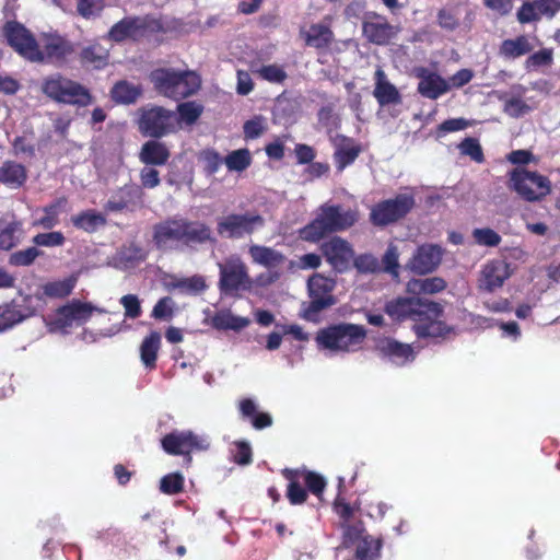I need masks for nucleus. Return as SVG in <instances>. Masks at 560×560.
Returning <instances> with one entry per match:
<instances>
[{
  "label": "nucleus",
  "mask_w": 560,
  "mask_h": 560,
  "mask_svg": "<svg viewBox=\"0 0 560 560\" xmlns=\"http://www.w3.org/2000/svg\"><path fill=\"white\" fill-rule=\"evenodd\" d=\"M153 240L160 249H182L214 243L211 229L203 222L184 218L166 220L154 228Z\"/></svg>",
  "instance_id": "f257e3e1"
},
{
  "label": "nucleus",
  "mask_w": 560,
  "mask_h": 560,
  "mask_svg": "<svg viewBox=\"0 0 560 560\" xmlns=\"http://www.w3.org/2000/svg\"><path fill=\"white\" fill-rule=\"evenodd\" d=\"M365 337L366 331L363 326L338 324L320 329L316 335V342L319 349L338 354L358 351Z\"/></svg>",
  "instance_id": "f03ea898"
},
{
  "label": "nucleus",
  "mask_w": 560,
  "mask_h": 560,
  "mask_svg": "<svg viewBox=\"0 0 560 560\" xmlns=\"http://www.w3.org/2000/svg\"><path fill=\"white\" fill-rule=\"evenodd\" d=\"M357 221V212L345 210L340 206L324 205L317 217L301 230V237L305 241L317 242L327 233L346 230Z\"/></svg>",
  "instance_id": "7ed1b4c3"
},
{
  "label": "nucleus",
  "mask_w": 560,
  "mask_h": 560,
  "mask_svg": "<svg viewBox=\"0 0 560 560\" xmlns=\"http://www.w3.org/2000/svg\"><path fill=\"white\" fill-rule=\"evenodd\" d=\"M151 81L163 95L182 100L195 94L200 85V77L195 71L158 69L151 73Z\"/></svg>",
  "instance_id": "20e7f679"
},
{
  "label": "nucleus",
  "mask_w": 560,
  "mask_h": 560,
  "mask_svg": "<svg viewBox=\"0 0 560 560\" xmlns=\"http://www.w3.org/2000/svg\"><path fill=\"white\" fill-rule=\"evenodd\" d=\"M42 91L47 97L59 103L85 106L91 102L90 93L85 88L60 74L45 78Z\"/></svg>",
  "instance_id": "39448f33"
},
{
  "label": "nucleus",
  "mask_w": 560,
  "mask_h": 560,
  "mask_svg": "<svg viewBox=\"0 0 560 560\" xmlns=\"http://www.w3.org/2000/svg\"><path fill=\"white\" fill-rule=\"evenodd\" d=\"M160 20L152 15L128 16L115 23L107 33L109 40L120 43L127 39L138 40L161 32Z\"/></svg>",
  "instance_id": "423d86ee"
},
{
  "label": "nucleus",
  "mask_w": 560,
  "mask_h": 560,
  "mask_svg": "<svg viewBox=\"0 0 560 560\" xmlns=\"http://www.w3.org/2000/svg\"><path fill=\"white\" fill-rule=\"evenodd\" d=\"M386 313L394 319L422 320L423 316L434 318L443 313L442 306L433 301L418 296L398 298L386 304Z\"/></svg>",
  "instance_id": "0eeeda50"
},
{
  "label": "nucleus",
  "mask_w": 560,
  "mask_h": 560,
  "mask_svg": "<svg viewBox=\"0 0 560 560\" xmlns=\"http://www.w3.org/2000/svg\"><path fill=\"white\" fill-rule=\"evenodd\" d=\"M93 311L104 313V310H98L90 303L81 301H72L71 303L57 310L51 318H45V323L50 331L67 334L73 326L84 324L92 315Z\"/></svg>",
  "instance_id": "6e6552de"
},
{
  "label": "nucleus",
  "mask_w": 560,
  "mask_h": 560,
  "mask_svg": "<svg viewBox=\"0 0 560 560\" xmlns=\"http://www.w3.org/2000/svg\"><path fill=\"white\" fill-rule=\"evenodd\" d=\"M265 219L256 213H230L219 219L218 233L228 238H242L262 229Z\"/></svg>",
  "instance_id": "1a4fd4ad"
},
{
  "label": "nucleus",
  "mask_w": 560,
  "mask_h": 560,
  "mask_svg": "<svg viewBox=\"0 0 560 560\" xmlns=\"http://www.w3.org/2000/svg\"><path fill=\"white\" fill-rule=\"evenodd\" d=\"M511 183L513 189L527 201L539 200L551 190L550 180L546 176L523 168L511 173Z\"/></svg>",
  "instance_id": "9d476101"
},
{
  "label": "nucleus",
  "mask_w": 560,
  "mask_h": 560,
  "mask_svg": "<svg viewBox=\"0 0 560 560\" xmlns=\"http://www.w3.org/2000/svg\"><path fill=\"white\" fill-rule=\"evenodd\" d=\"M336 282L331 278L316 273L308 279L307 288L311 298L308 306L304 310V317L313 320L320 311L334 305L336 300L332 291Z\"/></svg>",
  "instance_id": "9b49d317"
},
{
  "label": "nucleus",
  "mask_w": 560,
  "mask_h": 560,
  "mask_svg": "<svg viewBox=\"0 0 560 560\" xmlns=\"http://www.w3.org/2000/svg\"><path fill=\"white\" fill-rule=\"evenodd\" d=\"M413 206L415 197L412 194H399L393 199L375 205L372 208L370 218L373 224L384 226L404 218Z\"/></svg>",
  "instance_id": "f8f14e48"
},
{
  "label": "nucleus",
  "mask_w": 560,
  "mask_h": 560,
  "mask_svg": "<svg viewBox=\"0 0 560 560\" xmlns=\"http://www.w3.org/2000/svg\"><path fill=\"white\" fill-rule=\"evenodd\" d=\"M40 306L42 295L39 293L24 295L0 306V331L10 329L33 316Z\"/></svg>",
  "instance_id": "ddd939ff"
},
{
  "label": "nucleus",
  "mask_w": 560,
  "mask_h": 560,
  "mask_svg": "<svg viewBox=\"0 0 560 560\" xmlns=\"http://www.w3.org/2000/svg\"><path fill=\"white\" fill-rule=\"evenodd\" d=\"M178 122L174 112L163 107L143 109L139 119V130L150 137L160 138L176 129Z\"/></svg>",
  "instance_id": "4468645a"
},
{
  "label": "nucleus",
  "mask_w": 560,
  "mask_h": 560,
  "mask_svg": "<svg viewBox=\"0 0 560 560\" xmlns=\"http://www.w3.org/2000/svg\"><path fill=\"white\" fill-rule=\"evenodd\" d=\"M220 290L225 294H234L249 287V277L245 264L238 256H231L224 262H219Z\"/></svg>",
  "instance_id": "2eb2a0df"
},
{
  "label": "nucleus",
  "mask_w": 560,
  "mask_h": 560,
  "mask_svg": "<svg viewBox=\"0 0 560 560\" xmlns=\"http://www.w3.org/2000/svg\"><path fill=\"white\" fill-rule=\"evenodd\" d=\"M3 33L8 44L23 58L30 61H37L42 58L39 44L24 25L18 22H8Z\"/></svg>",
  "instance_id": "dca6fc26"
},
{
  "label": "nucleus",
  "mask_w": 560,
  "mask_h": 560,
  "mask_svg": "<svg viewBox=\"0 0 560 560\" xmlns=\"http://www.w3.org/2000/svg\"><path fill=\"white\" fill-rule=\"evenodd\" d=\"M164 451L172 455H184L191 451H207L210 439L206 434H195L191 431H174L162 440Z\"/></svg>",
  "instance_id": "f3484780"
},
{
  "label": "nucleus",
  "mask_w": 560,
  "mask_h": 560,
  "mask_svg": "<svg viewBox=\"0 0 560 560\" xmlns=\"http://www.w3.org/2000/svg\"><path fill=\"white\" fill-rule=\"evenodd\" d=\"M443 253V248L436 244L420 245L406 267L416 275L431 273L440 266Z\"/></svg>",
  "instance_id": "a211bd4d"
},
{
  "label": "nucleus",
  "mask_w": 560,
  "mask_h": 560,
  "mask_svg": "<svg viewBox=\"0 0 560 560\" xmlns=\"http://www.w3.org/2000/svg\"><path fill=\"white\" fill-rule=\"evenodd\" d=\"M376 351L384 362L398 368L412 362L416 358V352L410 345L392 338L380 340L376 345Z\"/></svg>",
  "instance_id": "6ab92c4d"
},
{
  "label": "nucleus",
  "mask_w": 560,
  "mask_h": 560,
  "mask_svg": "<svg viewBox=\"0 0 560 560\" xmlns=\"http://www.w3.org/2000/svg\"><path fill=\"white\" fill-rule=\"evenodd\" d=\"M322 252L331 267L342 272L347 270L353 259L354 252L343 238L335 236L322 244Z\"/></svg>",
  "instance_id": "aec40b11"
},
{
  "label": "nucleus",
  "mask_w": 560,
  "mask_h": 560,
  "mask_svg": "<svg viewBox=\"0 0 560 560\" xmlns=\"http://www.w3.org/2000/svg\"><path fill=\"white\" fill-rule=\"evenodd\" d=\"M511 276L510 265L501 259H493L482 266L478 285L480 290L493 292L501 288Z\"/></svg>",
  "instance_id": "412c9836"
},
{
  "label": "nucleus",
  "mask_w": 560,
  "mask_h": 560,
  "mask_svg": "<svg viewBox=\"0 0 560 560\" xmlns=\"http://www.w3.org/2000/svg\"><path fill=\"white\" fill-rule=\"evenodd\" d=\"M362 30L368 40L376 45L388 44L399 32V27L390 25L384 16L377 14L368 15Z\"/></svg>",
  "instance_id": "4be33fe9"
},
{
  "label": "nucleus",
  "mask_w": 560,
  "mask_h": 560,
  "mask_svg": "<svg viewBox=\"0 0 560 560\" xmlns=\"http://www.w3.org/2000/svg\"><path fill=\"white\" fill-rule=\"evenodd\" d=\"M142 188L138 185H125L115 191L104 206L106 212L132 211L142 202Z\"/></svg>",
  "instance_id": "5701e85b"
},
{
  "label": "nucleus",
  "mask_w": 560,
  "mask_h": 560,
  "mask_svg": "<svg viewBox=\"0 0 560 560\" xmlns=\"http://www.w3.org/2000/svg\"><path fill=\"white\" fill-rule=\"evenodd\" d=\"M560 10V0L526 1L517 11V21L521 24L537 22L541 18H552Z\"/></svg>",
  "instance_id": "b1692460"
},
{
  "label": "nucleus",
  "mask_w": 560,
  "mask_h": 560,
  "mask_svg": "<svg viewBox=\"0 0 560 560\" xmlns=\"http://www.w3.org/2000/svg\"><path fill=\"white\" fill-rule=\"evenodd\" d=\"M38 44L42 58L36 62L61 61L73 52L72 45L59 35H44Z\"/></svg>",
  "instance_id": "393cba45"
},
{
  "label": "nucleus",
  "mask_w": 560,
  "mask_h": 560,
  "mask_svg": "<svg viewBox=\"0 0 560 560\" xmlns=\"http://www.w3.org/2000/svg\"><path fill=\"white\" fill-rule=\"evenodd\" d=\"M417 77L420 79L418 92L427 98L436 100L451 90L447 80L425 68L418 69Z\"/></svg>",
  "instance_id": "a878e982"
},
{
  "label": "nucleus",
  "mask_w": 560,
  "mask_h": 560,
  "mask_svg": "<svg viewBox=\"0 0 560 560\" xmlns=\"http://www.w3.org/2000/svg\"><path fill=\"white\" fill-rule=\"evenodd\" d=\"M248 254L254 264L262 266L271 271L272 279H277L279 277V273L273 270L282 267L287 261V257L281 252L268 246L250 245Z\"/></svg>",
  "instance_id": "bb28decb"
},
{
  "label": "nucleus",
  "mask_w": 560,
  "mask_h": 560,
  "mask_svg": "<svg viewBox=\"0 0 560 560\" xmlns=\"http://www.w3.org/2000/svg\"><path fill=\"white\" fill-rule=\"evenodd\" d=\"M334 160L339 172L351 165L362 151L360 144L345 136H337L334 139Z\"/></svg>",
  "instance_id": "cd10ccee"
},
{
  "label": "nucleus",
  "mask_w": 560,
  "mask_h": 560,
  "mask_svg": "<svg viewBox=\"0 0 560 560\" xmlns=\"http://www.w3.org/2000/svg\"><path fill=\"white\" fill-rule=\"evenodd\" d=\"M374 97L381 106L400 103V94L395 85H393L386 78L382 69L375 72V88L373 91Z\"/></svg>",
  "instance_id": "c85d7f7f"
},
{
  "label": "nucleus",
  "mask_w": 560,
  "mask_h": 560,
  "mask_svg": "<svg viewBox=\"0 0 560 560\" xmlns=\"http://www.w3.org/2000/svg\"><path fill=\"white\" fill-rule=\"evenodd\" d=\"M27 179V172L23 164L15 161H5L0 166V183L11 189H18Z\"/></svg>",
  "instance_id": "c756f323"
},
{
  "label": "nucleus",
  "mask_w": 560,
  "mask_h": 560,
  "mask_svg": "<svg viewBox=\"0 0 560 560\" xmlns=\"http://www.w3.org/2000/svg\"><path fill=\"white\" fill-rule=\"evenodd\" d=\"M168 158L170 150L158 140H149L143 143L139 153V160L145 165H164Z\"/></svg>",
  "instance_id": "7c9ffc66"
},
{
  "label": "nucleus",
  "mask_w": 560,
  "mask_h": 560,
  "mask_svg": "<svg viewBox=\"0 0 560 560\" xmlns=\"http://www.w3.org/2000/svg\"><path fill=\"white\" fill-rule=\"evenodd\" d=\"M250 324V319L234 315L230 310H221L211 318V325L220 330L240 331Z\"/></svg>",
  "instance_id": "2f4dec72"
},
{
  "label": "nucleus",
  "mask_w": 560,
  "mask_h": 560,
  "mask_svg": "<svg viewBox=\"0 0 560 560\" xmlns=\"http://www.w3.org/2000/svg\"><path fill=\"white\" fill-rule=\"evenodd\" d=\"M534 49L529 38L525 35L502 42L499 54L505 59L520 58Z\"/></svg>",
  "instance_id": "473e14b6"
},
{
  "label": "nucleus",
  "mask_w": 560,
  "mask_h": 560,
  "mask_svg": "<svg viewBox=\"0 0 560 560\" xmlns=\"http://www.w3.org/2000/svg\"><path fill=\"white\" fill-rule=\"evenodd\" d=\"M145 259V252L138 245L130 244L124 246L113 259V264L118 269H129Z\"/></svg>",
  "instance_id": "72a5a7b5"
},
{
  "label": "nucleus",
  "mask_w": 560,
  "mask_h": 560,
  "mask_svg": "<svg viewBox=\"0 0 560 560\" xmlns=\"http://www.w3.org/2000/svg\"><path fill=\"white\" fill-rule=\"evenodd\" d=\"M445 288L446 282L440 277L411 279L407 283V291L413 295L435 294L442 292Z\"/></svg>",
  "instance_id": "f704fd0d"
},
{
  "label": "nucleus",
  "mask_w": 560,
  "mask_h": 560,
  "mask_svg": "<svg viewBox=\"0 0 560 560\" xmlns=\"http://www.w3.org/2000/svg\"><path fill=\"white\" fill-rule=\"evenodd\" d=\"M441 316L442 313L434 318L423 316L422 320H418L419 323L415 325L416 335L419 338H438L446 335L450 329L443 322L439 320Z\"/></svg>",
  "instance_id": "c9c22d12"
},
{
  "label": "nucleus",
  "mask_w": 560,
  "mask_h": 560,
  "mask_svg": "<svg viewBox=\"0 0 560 560\" xmlns=\"http://www.w3.org/2000/svg\"><path fill=\"white\" fill-rule=\"evenodd\" d=\"M161 335L158 331L150 332L140 346V358L141 362L147 369H153L160 349Z\"/></svg>",
  "instance_id": "e433bc0d"
},
{
  "label": "nucleus",
  "mask_w": 560,
  "mask_h": 560,
  "mask_svg": "<svg viewBox=\"0 0 560 560\" xmlns=\"http://www.w3.org/2000/svg\"><path fill=\"white\" fill-rule=\"evenodd\" d=\"M141 93L140 85L128 81L117 82L110 91L113 101L119 104H132L139 98Z\"/></svg>",
  "instance_id": "4c0bfd02"
},
{
  "label": "nucleus",
  "mask_w": 560,
  "mask_h": 560,
  "mask_svg": "<svg viewBox=\"0 0 560 560\" xmlns=\"http://www.w3.org/2000/svg\"><path fill=\"white\" fill-rule=\"evenodd\" d=\"M67 206L66 198H59L43 209V214L37 219L36 224L50 230L59 223V215L65 212Z\"/></svg>",
  "instance_id": "58836bf2"
},
{
  "label": "nucleus",
  "mask_w": 560,
  "mask_h": 560,
  "mask_svg": "<svg viewBox=\"0 0 560 560\" xmlns=\"http://www.w3.org/2000/svg\"><path fill=\"white\" fill-rule=\"evenodd\" d=\"M80 56L84 65L100 69L107 65L108 49L101 44L94 43L84 47Z\"/></svg>",
  "instance_id": "ea45409f"
},
{
  "label": "nucleus",
  "mask_w": 560,
  "mask_h": 560,
  "mask_svg": "<svg viewBox=\"0 0 560 560\" xmlns=\"http://www.w3.org/2000/svg\"><path fill=\"white\" fill-rule=\"evenodd\" d=\"M23 236V228L20 221H11L0 229V249L10 250L16 246Z\"/></svg>",
  "instance_id": "a19ab883"
},
{
  "label": "nucleus",
  "mask_w": 560,
  "mask_h": 560,
  "mask_svg": "<svg viewBox=\"0 0 560 560\" xmlns=\"http://www.w3.org/2000/svg\"><path fill=\"white\" fill-rule=\"evenodd\" d=\"M72 224L85 232H94L105 225L106 219L102 213L89 210L71 218Z\"/></svg>",
  "instance_id": "79ce46f5"
},
{
  "label": "nucleus",
  "mask_w": 560,
  "mask_h": 560,
  "mask_svg": "<svg viewBox=\"0 0 560 560\" xmlns=\"http://www.w3.org/2000/svg\"><path fill=\"white\" fill-rule=\"evenodd\" d=\"M305 40L306 44L312 47H327L332 40V32L326 25L314 24L305 33Z\"/></svg>",
  "instance_id": "37998d69"
},
{
  "label": "nucleus",
  "mask_w": 560,
  "mask_h": 560,
  "mask_svg": "<svg viewBox=\"0 0 560 560\" xmlns=\"http://www.w3.org/2000/svg\"><path fill=\"white\" fill-rule=\"evenodd\" d=\"M253 161L248 149H238L230 152L224 158V164L230 172H243L250 166Z\"/></svg>",
  "instance_id": "c03bdc74"
},
{
  "label": "nucleus",
  "mask_w": 560,
  "mask_h": 560,
  "mask_svg": "<svg viewBox=\"0 0 560 560\" xmlns=\"http://www.w3.org/2000/svg\"><path fill=\"white\" fill-rule=\"evenodd\" d=\"M171 285L185 294H198L207 289L205 278L199 275L187 278H176Z\"/></svg>",
  "instance_id": "a18cd8bd"
},
{
  "label": "nucleus",
  "mask_w": 560,
  "mask_h": 560,
  "mask_svg": "<svg viewBox=\"0 0 560 560\" xmlns=\"http://www.w3.org/2000/svg\"><path fill=\"white\" fill-rule=\"evenodd\" d=\"M75 282L77 279L74 277L48 282L43 285V294L49 298H65L72 292Z\"/></svg>",
  "instance_id": "49530a36"
},
{
  "label": "nucleus",
  "mask_w": 560,
  "mask_h": 560,
  "mask_svg": "<svg viewBox=\"0 0 560 560\" xmlns=\"http://www.w3.org/2000/svg\"><path fill=\"white\" fill-rule=\"evenodd\" d=\"M381 541L374 538H364L355 550V560H378Z\"/></svg>",
  "instance_id": "de8ad7c7"
},
{
  "label": "nucleus",
  "mask_w": 560,
  "mask_h": 560,
  "mask_svg": "<svg viewBox=\"0 0 560 560\" xmlns=\"http://www.w3.org/2000/svg\"><path fill=\"white\" fill-rule=\"evenodd\" d=\"M343 541L342 546L349 548L350 546L360 545L364 538H373L372 536L364 535V528L361 523L343 524Z\"/></svg>",
  "instance_id": "09e8293b"
},
{
  "label": "nucleus",
  "mask_w": 560,
  "mask_h": 560,
  "mask_svg": "<svg viewBox=\"0 0 560 560\" xmlns=\"http://www.w3.org/2000/svg\"><path fill=\"white\" fill-rule=\"evenodd\" d=\"M399 252L396 245L389 244L382 258L383 269L394 278L399 276Z\"/></svg>",
  "instance_id": "8fccbe9b"
},
{
  "label": "nucleus",
  "mask_w": 560,
  "mask_h": 560,
  "mask_svg": "<svg viewBox=\"0 0 560 560\" xmlns=\"http://www.w3.org/2000/svg\"><path fill=\"white\" fill-rule=\"evenodd\" d=\"M267 130V119L264 116H255L245 121L243 126L244 137L247 140L259 138Z\"/></svg>",
  "instance_id": "3c124183"
},
{
  "label": "nucleus",
  "mask_w": 560,
  "mask_h": 560,
  "mask_svg": "<svg viewBox=\"0 0 560 560\" xmlns=\"http://www.w3.org/2000/svg\"><path fill=\"white\" fill-rule=\"evenodd\" d=\"M40 250L33 246L11 254L9 262L12 266H30L40 255Z\"/></svg>",
  "instance_id": "603ef678"
},
{
  "label": "nucleus",
  "mask_w": 560,
  "mask_h": 560,
  "mask_svg": "<svg viewBox=\"0 0 560 560\" xmlns=\"http://www.w3.org/2000/svg\"><path fill=\"white\" fill-rule=\"evenodd\" d=\"M178 120L191 125L194 124L202 113V106L195 102L182 103L177 106Z\"/></svg>",
  "instance_id": "864d4df0"
},
{
  "label": "nucleus",
  "mask_w": 560,
  "mask_h": 560,
  "mask_svg": "<svg viewBox=\"0 0 560 560\" xmlns=\"http://www.w3.org/2000/svg\"><path fill=\"white\" fill-rule=\"evenodd\" d=\"M184 476L173 472L164 476L160 482V490L166 494H176L183 490Z\"/></svg>",
  "instance_id": "5fc2aeb1"
},
{
  "label": "nucleus",
  "mask_w": 560,
  "mask_h": 560,
  "mask_svg": "<svg viewBox=\"0 0 560 560\" xmlns=\"http://www.w3.org/2000/svg\"><path fill=\"white\" fill-rule=\"evenodd\" d=\"M65 241V235L59 231L39 233L33 237V243L43 247L62 246Z\"/></svg>",
  "instance_id": "6e6d98bb"
},
{
  "label": "nucleus",
  "mask_w": 560,
  "mask_h": 560,
  "mask_svg": "<svg viewBox=\"0 0 560 560\" xmlns=\"http://www.w3.org/2000/svg\"><path fill=\"white\" fill-rule=\"evenodd\" d=\"M530 109L529 105H527L522 98L515 96L506 98L503 107L504 113L513 118L522 117L530 112Z\"/></svg>",
  "instance_id": "4d7b16f0"
},
{
  "label": "nucleus",
  "mask_w": 560,
  "mask_h": 560,
  "mask_svg": "<svg viewBox=\"0 0 560 560\" xmlns=\"http://www.w3.org/2000/svg\"><path fill=\"white\" fill-rule=\"evenodd\" d=\"M287 478L290 479V483L288 486V499L291 504H301L305 502L307 498L306 490L295 480H293V472L287 471Z\"/></svg>",
  "instance_id": "13d9d810"
},
{
  "label": "nucleus",
  "mask_w": 560,
  "mask_h": 560,
  "mask_svg": "<svg viewBox=\"0 0 560 560\" xmlns=\"http://www.w3.org/2000/svg\"><path fill=\"white\" fill-rule=\"evenodd\" d=\"M462 154L470 156L477 163L483 161V153L480 143L475 138H466L458 145Z\"/></svg>",
  "instance_id": "bf43d9fd"
},
{
  "label": "nucleus",
  "mask_w": 560,
  "mask_h": 560,
  "mask_svg": "<svg viewBox=\"0 0 560 560\" xmlns=\"http://www.w3.org/2000/svg\"><path fill=\"white\" fill-rule=\"evenodd\" d=\"M200 161L207 174L212 175L219 171L224 159L214 150H206L200 154Z\"/></svg>",
  "instance_id": "052dcab7"
},
{
  "label": "nucleus",
  "mask_w": 560,
  "mask_h": 560,
  "mask_svg": "<svg viewBox=\"0 0 560 560\" xmlns=\"http://www.w3.org/2000/svg\"><path fill=\"white\" fill-rule=\"evenodd\" d=\"M477 244L482 246H497L501 242V236L491 229H475L472 232Z\"/></svg>",
  "instance_id": "680f3d73"
},
{
  "label": "nucleus",
  "mask_w": 560,
  "mask_h": 560,
  "mask_svg": "<svg viewBox=\"0 0 560 560\" xmlns=\"http://www.w3.org/2000/svg\"><path fill=\"white\" fill-rule=\"evenodd\" d=\"M119 302L122 305V307L125 308V317L126 318L135 319L141 315V313H142L141 304H140V300L137 295L126 294L120 298Z\"/></svg>",
  "instance_id": "e2e57ef3"
},
{
  "label": "nucleus",
  "mask_w": 560,
  "mask_h": 560,
  "mask_svg": "<svg viewBox=\"0 0 560 560\" xmlns=\"http://www.w3.org/2000/svg\"><path fill=\"white\" fill-rule=\"evenodd\" d=\"M259 75L271 83H282L287 79V73L281 66L268 65L258 70Z\"/></svg>",
  "instance_id": "0e129e2a"
},
{
  "label": "nucleus",
  "mask_w": 560,
  "mask_h": 560,
  "mask_svg": "<svg viewBox=\"0 0 560 560\" xmlns=\"http://www.w3.org/2000/svg\"><path fill=\"white\" fill-rule=\"evenodd\" d=\"M353 265L360 272L369 273L375 272L381 269L380 262L376 257L371 254H363L358 257H353Z\"/></svg>",
  "instance_id": "69168bd1"
},
{
  "label": "nucleus",
  "mask_w": 560,
  "mask_h": 560,
  "mask_svg": "<svg viewBox=\"0 0 560 560\" xmlns=\"http://www.w3.org/2000/svg\"><path fill=\"white\" fill-rule=\"evenodd\" d=\"M303 480L307 487V489L314 493L315 495L322 494L326 487V480L323 476L312 472V471H305L302 474Z\"/></svg>",
  "instance_id": "338daca9"
},
{
  "label": "nucleus",
  "mask_w": 560,
  "mask_h": 560,
  "mask_svg": "<svg viewBox=\"0 0 560 560\" xmlns=\"http://www.w3.org/2000/svg\"><path fill=\"white\" fill-rule=\"evenodd\" d=\"M468 125L465 118L447 119L438 127V137H444L446 133L464 130Z\"/></svg>",
  "instance_id": "774afa93"
}]
</instances>
